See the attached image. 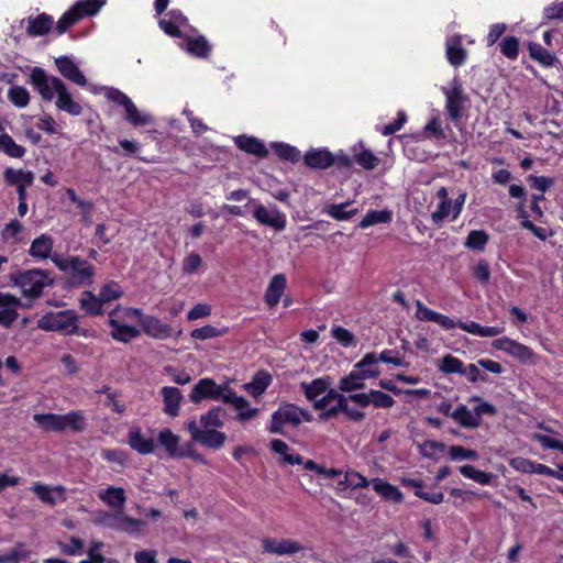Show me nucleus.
Here are the masks:
<instances>
[{
    "instance_id": "obj_1",
    "label": "nucleus",
    "mask_w": 563,
    "mask_h": 563,
    "mask_svg": "<svg viewBox=\"0 0 563 563\" xmlns=\"http://www.w3.org/2000/svg\"><path fill=\"white\" fill-rule=\"evenodd\" d=\"M30 84L45 101L56 97V107L71 115H80L82 107L73 99L71 93L62 79L48 76L41 67H34L30 74Z\"/></svg>"
},
{
    "instance_id": "obj_2",
    "label": "nucleus",
    "mask_w": 563,
    "mask_h": 563,
    "mask_svg": "<svg viewBox=\"0 0 563 563\" xmlns=\"http://www.w3.org/2000/svg\"><path fill=\"white\" fill-rule=\"evenodd\" d=\"M30 84L45 101L56 97V107L71 115H80L82 107L73 99L71 93L62 79L48 76L41 67H34L30 74Z\"/></svg>"
},
{
    "instance_id": "obj_3",
    "label": "nucleus",
    "mask_w": 563,
    "mask_h": 563,
    "mask_svg": "<svg viewBox=\"0 0 563 563\" xmlns=\"http://www.w3.org/2000/svg\"><path fill=\"white\" fill-rule=\"evenodd\" d=\"M305 467L308 470H317L319 474H322L325 478H329L333 487L339 490L371 487L376 493H397L389 484L383 479L374 478L371 482H367L364 476L354 471L343 473L334 468L323 470L316 465L312 461H307L305 463Z\"/></svg>"
},
{
    "instance_id": "obj_4",
    "label": "nucleus",
    "mask_w": 563,
    "mask_h": 563,
    "mask_svg": "<svg viewBox=\"0 0 563 563\" xmlns=\"http://www.w3.org/2000/svg\"><path fill=\"white\" fill-rule=\"evenodd\" d=\"M12 285L19 288L21 295L27 300L26 303L41 298L45 288L53 286L54 277L51 271L31 268L18 272L10 276Z\"/></svg>"
},
{
    "instance_id": "obj_5",
    "label": "nucleus",
    "mask_w": 563,
    "mask_h": 563,
    "mask_svg": "<svg viewBox=\"0 0 563 563\" xmlns=\"http://www.w3.org/2000/svg\"><path fill=\"white\" fill-rule=\"evenodd\" d=\"M142 316V309L118 305L108 314V324L111 329L110 336L121 343H130L139 338L141 334L140 329L131 323L134 320L139 321Z\"/></svg>"
},
{
    "instance_id": "obj_6",
    "label": "nucleus",
    "mask_w": 563,
    "mask_h": 563,
    "mask_svg": "<svg viewBox=\"0 0 563 563\" xmlns=\"http://www.w3.org/2000/svg\"><path fill=\"white\" fill-rule=\"evenodd\" d=\"M52 262L60 272L67 275L70 285L80 287L92 284L96 269L93 265L80 256L64 258L54 254Z\"/></svg>"
},
{
    "instance_id": "obj_7",
    "label": "nucleus",
    "mask_w": 563,
    "mask_h": 563,
    "mask_svg": "<svg viewBox=\"0 0 563 563\" xmlns=\"http://www.w3.org/2000/svg\"><path fill=\"white\" fill-rule=\"evenodd\" d=\"M104 3L106 0H80L76 2L57 21V33L62 35L65 32H67L73 25H75L78 21H80L82 18L88 15H95Z\"/></svg>"
},
{
    "instance_id": "obj_8",
    "label": "nucleus",
    "mask_w": 563,
    "mask_h": 563,
    "mask_svg": "<svg viewBox=\"0 0 563 563\" xmlns=\"http://www.w3.org/2000/svg\"><path fill=\"white\" fill-rule=\"evenodd\" d=\"M37 327L44 331L73 333L77 329V316L71 310L52 311L37 321Z\"/></svg>"
},
{
    "instance_id": "obj_9",
    "label": "nucleus",
    "mask_w": 563,
    "mask_h": 563,
    "mask_svg": "<svg viewBox=\"0 0 563 563\" xmlns=\"http://www.w3.org/2000/svg\"><path fill=\"white\" fill-rule=\"evenodd\" d=\"M442 92L445 97L448 115L454 123H457L463 115L466 102L461 81L454 78L448 87H442Z\"/></svg>"
},
{
    "instance_id": "obj_10",
    "label": "nucleus",
    "mask_w": 563,
    "mask_h": 563,
    "mask_svg": "<svg viewBox=\"0 0 563 563\" xmlns=\"http://www.w3.org/2000/svg\"><path fill=\"white\" fill-rule=\"evenodd\" d=\"M231 388L228 385H218L211 378H201L191 389L189 399L198 404L203 399L221 400L224 402Z\"/></svg>"
},
{
    "instance_id": "obj_11",
    "label": "nucleus",
    "mask_w": 563,
    "mask_h": 563,
    "mask_svg": "<svg viewBox=\"0 0 563 563\" xmlns=\"http://www.w3.org/2000/svg\"><path fill=\"white\" fill-rule=\"evenodd\" d=\"M302 419L310 420V416L292 404L282 405L272 416L271 432L280 433L285 424L298 426Z\"/></svg>"
},
{
    "instance_id": "obj_12",
    "label": "nucleus",
    "mask_w": 563,
    "mask_h": 563,
    "mask_svg": "<svg viewBox=\"0 0 563 563\" xmlns=\"http://www.w3.org/2000/svg\"><path fill=\"white\" fill-rule=\"evenodd\" d=\"M187 430L194 442L209 449H220L227 440L225 433L218 431L217 429H202L195 419L187 422Z\"/></svg>"
},
{
    "instance_id": "obj_13",
    "label": "nucleus",
    "mask_w": 563,
    "mask_h": 563,
    "mask_svg": "<svg viewBox=\"0 0 563 563\" xmlns=\"http://www.w3.org/2000/svg\"><path fill=\"white\" fill-rule=\"evenodd\" d=\"M159 27L169 36L183 38L188 36L189 32H195V27L188 22V19L179 10H170L158 22Z\"/></svg>"
},
{
    "instance_id": "obj_14",
    "label": "nucleus",
    "mask_w": 563,
    "mask_h": 563,
    "mask_svg": "<svg viewBox=\"0 0 563 563\" xmlns=\"http://www.w3.org/2000/svg\"><path fill=\"white\" fill-rule=\"evenodd\" d=\"M250 205L254 207L253 217L260 224L272 227L277 231H283L286 228V216L276 206L265 207L254 200H249L246 207Z\"/></svg>"
},
{
    "instance_id": "obj_15",
    "label": "nucleus",
    "mask_w": 563,
    "mask_h": 563,
    "mask_svg": "<svg viewBox=\"0 0 563 563\" xmlns=\"http://www.w3.org/2000/svg\"><path fill=\"white\" fill-rule=\"evenodd\" d=\"M492 345L494 349L506 352L521 363L533 364L536 361V354L529 346L507 336L494 340Z\"/></svg>"
},
{
    "instance_id": "obj_16",
    "label": "nucleus",
    "mask_w": 563,
    "mask_h": 563,
    "mask_svg": "<svg viewBox=\"0 0 563 563\" xmlns=\"http://www.w3.org/2000/svg\"><path fill=\"white\" fill-rule=\"evenodd\" d=\"M31 307V303H24L21 298L12 294L0 292V325L11 327L19 317L18 309Z\"/></svg>"
},
{
    "instance_id": "obj_17",
    "label": "nucleus",
    "mask_w": 563,
    "mask_h": 563,
    "mask_svg": "<svg viewBox=\"0 0 563 563\" xmlns=\"http://www.w3.org/2000/svg\"><path fill=\"white\" fill-rule=\"evenodd\" d=\"M263 552L276 555H292L303 550V547L291 539L264 538L262 540Z\"/></svg>"
},
{
    "instance_id": "obj_18",
    "label": "nucleus",
    "mask_w": 563,
    "mask_h": 563,
    "mask_svg": "<svg viewBox=\"0 0 563 563\" xmlns=\"http://www.w3.org/2000/svg\"><path fill=\"white\" fill-rule=\"evenodd\" d=\"M139 322L144 333L148 336L158 340H165L172 335V328L168 324L163 323L158 318L154 316H145L143 313V316L140 317Z\"/></svg>"
},
{
    "instance_id": "obj_19",
    "label": "nucleus",
    "mask_w": 563,
    "mask_h": 563,
    "mask_svg": "<svg viewBox=\"0 0 563 563\" xmlns=\"http://www.w3.org/2000/svg\"><path fill=\"white\" fill-rule=\"evenodd\" d=\"M225 404H231L238 411L236 419L241 422L252 420L258 412L257 408L251 407L250 402L241 396H238L233 389L227 394Z\"/></svg>"
},
{
    "instance_id": "obj_20",
    "label": "nucleus",
    "mask_w": 563,
    "mask_h": 563,
    "mask_svg": "<svg viewBox=\"0 0 563 563\" xmlns=\"http://www.w3.org/2000/svg\"><path fill=\"white\" fill-rule=\"evenodd\" d=\"M55 64L57 66L58 71L66 79L75 82L78 86L84 87L87 85L86 77L71 58L67 56H60L55 59Z\"/></svg>"
},
{
    "instance_id": "obj_21",
    "label": "nucleus",
    "mask_w": 563,
    "mask_h": 563,
    "mask_svg": "<svg viewBox=\"0 0 563 563\" xmlns=\"http://www.w3.org/2000/svg\"><path fill=\"white\" fill-rule=\"evenodd\" d=\"M161 395L164 402L163 411L169 417H177L179 415L180 404L184 399L179 388L165 386L161 389Z\"/></svg>"
},
{
    "instance_id": "obj_22",
    "label": "nucleus",
    "mask_w": 563,
    "mask_h": 563,
    "mask_svg": "<svg viewBox=\"0 0 563 563\" xmlns=\"http://www.w3.org/2000/svg\"><path fill=\"white\" fill-rule=\"evenodd\" d=\"M53 246V238L46 233H43L32 241L29 254L37 261H43L47 258L52 260V256H54V254H52Z\"/></svg>"
},
{
    "instance_id": "obj_23",
    "label": "nucleus",
    "mask_w": 563,
    "mask_h": 563,
    "mask_svg": "<svg viewBox=\"0 0 563 563\" xmlns=\"http://www.w3.org/2000/svg\"><path fill=\"white\" fill-rule=\"evenodd\" d=\"M181 47L189 54L197 57H206L210 52V46L205 36L197 35V31L189 32L188 36L183 37Z\"/></svg>"
},
{
    "instance_id": "obj_24",
    "label": "nucleus",
    "mask_w": 563,
    "mask_h": 563,
    "mask_svg": "<svg viewBox=\"0 0 563 563\" xmlns=\"http://www.w3.org/2000/svg\"><path fill=\"white\" fill-rule=\"evenodd\" d=\"M445 53L449 63L459 67L465 63L467 53L462 46V38L460 35H452L446 38Z\"/></svg>"
},
{
    "instance_id": "obj_25",
    "label": "nucleus",
    "mask_w": 563,
    "mask_h": 563,
    "mask_svg": "<svg viewBox=\"0 0 563 563\" xmlns=\"http://www.w3.org/2000/svg\"><path fill=\"white\" fill-rule=\"evenodd\" d=\"M54 20L46 13L27 19L26 34L31 37L44 36L52 30Z\"/></svg>"
},
{
    "instance_id": "obj_26",
    "label": "nucleus",
    "mask_w": 563,
    "mask_h": 563,
    "mask_svg": "<svg viewBox=\"0 0 563 563\" xmlns=\"http://www.w3.org/2000/svg\"><path fill=\"white\" fill-rule=\"evenodd\" d=\"M286 288V277L283 274H277L271 279L268 287L264 295V300L268 307H275Z\"/></svg>"
},
{
    "instance_id": "obj_27",
    "label": "nucleus",
    "mask_w": 563,
    "mask_h": 563,
    "mask_svg": "<svg viewBox=\"0 0 563 563\" xmlns=\"http://www.w3.org/2000/svg\"><path fill=\"white\" fill-rule=\"evenodd\" d=\"M331 386V379L329 376L316 378L310 383L302 382L300 389L303 391L306 398L309 401L316 402V400L323 395Z\"/></svg>"
},
{
    "instance_id": "obj_28",
    "label": "nucleus",
    "mask_w": 563,
    "mask_h": 563,
    "mask_svg": "<svg viewBox=\"0 0 563 563\" xmlns=\"http://www.w3.org/2000/svg\"><path fill=\"white\" fill-rule=\"evenodd\" d=\"M305 164L311 168L324 169L334 163V157L327 150H311L303 156Z\"/></svg>"
},
{
    "instance_id": "obj_29",
    "label": "nucleus",
    "mask_w": 563,
    "mask_h": 563,
    "mask_svg": "<svg viewBox=\"0 0 563 563\" xmlns=\"http://www.w3.org/2000/svg\"><path fill=\"white\" fill-rule=\"evenodd\" d=\"M130 446L141 454H150L154 451L155 443L152 438L142 434L140 428H132L128 435Z\"/></svg>"
},
{
    "instance_id": "obj_30",
    "label": "nucleus",
    "mask_w": 563,
    "mask_h": 563,
    "mask_svg": "<svg viewBox=\"0 0 563 563\" xmlns=\"http://www.w3.org/2000/svg\"><path fill=\"white\" fill-rule=\"evenodd\" d=\"M87 422L82 411L73 410L60 415V432L73 431L81 432L86 429Z\"/></svg>"
},
{
    "instance_id": "obj_31",
    "label": "nucleus",
    "mask_w": 563,
    "mask_h": 563,
    "mask_svg": "<svg viewBox=\"0 0 563 563\" xmlns=\"http://www.w3.org/2000/svg\"><path fill=\"white\" fill-rule=\"evenodd\" d=\"M235 144L240 150L257 157H265L268 154L265 145L253 136L239 135L235 137Z\"/></svg>"
},
{
    "instance_id": "obj_32",
    "label": "nucleus",
    "mask_w": 563,
    "mask_h": 563,
    "mask_svg": "<svg viewBox=\"0 0 563 563\" xmlns=\"http://www.w3.org/2000/svg\"><path fill=\"white\" fill-rule=\"evenodd\" d=\"M272 383V376L264 371L257 372L250 383L244 385V389L253 397H260L265 393Z\"/></svg>"
},
{
    "instance_id": "obj_33",
    "label": "nucleus",
    "mask_w": 563,
    "mask_h": 563,
    "mask_svg": "<svg viewBox=\"0 0 563 563\" xmlns=\"http://www.w3.org/2000/svg\"><path fill=\"white\" fill-rule=\"evenodd\" d=\"M452 419L465 429H476L481 426L474 411L465 405H460L454 409Z\"/></svg>"
},
{
    "instance_id": "obj_34",
    "label": "nucleus",
    "mask_w": 563,
    "mask_h": 563,
    "mask_svg": "<svg viewBox=\"0 0 563 563\" xmlns=\"http://www.w3.org/2000/svg\"><path fill=\"white\" fill-rule=\"evenodd\" d=\"M124 111L125 120L134 126H145L154 123L153 117L148 112L140 111L133 101L126 104Z\"/></svg>"
},
{
    "instance_id": "obj_35",
    "label": "nucleus",
    "mask_w": 563,
    "mask_h": 563,
    "mask_svg": "<svg viewBox=\"0 0 563 563\" xmlns=\"http://www.w3.org/2000/svg\"><path fill=\"white\" fill-rule=\"evenodd\" d=\"M378 358L375 353H367L361 361L355 364V368L360 371L364 379L375 378L379 376L380 372L377 367Z\"/></svg>"
},
{
    "instance_id": "obj_36",
    "label": "nucleus",
    "mask_w": 563,
    "mask_h": 563,
    "mask_svg": "<svg viewBox=\"0 0 563 563\" xmlns=\"http://www.w3.org/2000/svg\"><path fill=\"white\" fill-rule=\"evenodd\" d=\"M80 307L88 314L98 316L103 313V305L104 302L101 300L100 296H96L91 291H85L79 299Z\"/></svg>"
},
{
    "instance_id": "obj_37",
    "label": "nucleus",
    "mask_w": 563,
    "mask_h": 563,
    "mask_svg": "<svg viewBox=\"0 0 563 563\" xmlns=\"http://www.w3.org/2000/svg\"><path fill=\"white\" fill-rule=\"evenodd\" d=\"M36 424L46 432H60V415L36 413L33 416Z\"/></svg>"
},
{
    "instance_id": "obj_38",
    "label": "nucleus",
    "mask_w": 563,
    "mask_h": 563,
    "mask_svg": "<svg viewBox=\"0 0 563 563\" xmlns=\"http://www.w3.org/2000/svg\"><path fill=\"white\" fill-rule=\"evenodd\" d=\"M222 417V408L214 407L200 417L198 424L202 429H218L223 426Z\"/></svg>"
},
{
    "instance_id": "obj_39",
    "label": "nucleus",
    "mask_w": 563,
    "mask_h": 563,
    "mask_svg": "<svg viewBox=\"0 0 563 563\" xmlns=\"http://www.w3.org/2000/svg\"><path fill=\"white\" fill-rule=\"evenodd\" d=\"M530 57L539 62L542 66L550 67L554 65L556 57L538 43H529Z\"/></svg>"
},
{
    "instance_id": "obj_40",
    "label": "nucleus",
    "mask_w": 563,
    "mask_h": 563,
    "mask_svg": "<svg viewBox=\"0 0 563 563\" xmlns=\"http://www.w3.org/2000/svg\"><path fill=\"white\" fill-rule=\"evenodd\" d=\"M364 376L357 371L354 369L346 376L342 377L339 382V389L341 391H352L355 389L364 388Z\"/></svg>"
},
{
    "instance_id": "obj_41",
    "label": "nucleus",
    "mask_w": 563,
    "mask_h": 563,
    "mask_svg": "<svg viewBox=\"0 0 563 563\" xmlns=\"http://www.w3.org/2000/svg\"><path fill=\"white\" fill-rule=\"evenodd\" d=\"M0 151L14 158H21L25 154V148L7 133L0 134Z\"/></svg>"
},
{
    "instance_id": "obj_42",
    "label": "nucleus",
    "mask_w": 563,
    "mask_h": 563,
    "mask_svg": "<svg viewBox=\"0 0 563 563\" xmlns=\"http://www.w3.org/2000/svg\"><path fill=\"white\" fill-rule=\"evenodd\" d=\"M391 220V212L388 210H371L360 222V228L366 229L378 223H388Z\"/></svg>"
},
{
    "instance_id": "obj_43",
    "label": "nucleus",
    "mask_w": 563,
    "mask_h": 563,
    "mask_svg": "<svg viewBox=\"0 0 563 563\" xmlns=\"http://www.w3.org/2000/svg\"><path fill=\"white\" fill-rule=\"evenodd\" d=\"M418 446L420 453L429 459H439L448 450L444 443L434 440H426Z\"/></svg>"
},
{
    "instance_id": "obj_44",
    "label": "nucleus",
    "mask_w": 563,
    "mask_h": 563,
    "mask_svg": "<svg viewBox=\"0 0 563 563\" xmlns=\"http://www.w3.org/2000/svg\"><path fill=\"white\" fill-rule=\"evenodd\" d=\"M439 369L445 374L462 375L465 372V365L460 358L454 357L451 354H448L441 358Z\"/></svg>"
},
{
    "instance_id": "obj_45",
    "label": "nucleus",
    "mask_w": 563,
    "mask_h": 563,
    "mask_svg": "<svg viewBox=\"0 0 563 563\" xmlns=\"http://www.w3.org/2000/svg\"><path fill=\"white\" fill-rule=\"evenodd\" d=\"M8 99L18 108H25L30 103V92L23 86H12L8 90Z\"/></svg>"
},
{
    "instance_id": "obj_46",
    "label": "nucleus",
    "mask_w": 563,
    "mask_h": 563,
    "mask_svg": "<svg viewBox=\"0 0 563 563\" xmlns=\"http://www.w3.org/2000/svg\"><path fill=\"white\" fill-rule=\"evenodd\" d=\"M158 443L166 449L169 455L178 453L179 438L169 429H163L158 434Z\"/></svg>"
},
{
    "instance_id": "obj_47",
    "label": "nucleus",
    "mask_w": 563,
    "mask_h": 563,
    "mask_svg": "<svg viewBox=\"0 0 563 563\" xmlns=\"http://www.w3.org/2000/svg\"><path fill=\"white\" fill-rule=\"evenodd\" d=\"M99 296L107 303L117 300L123 296L122 287L114 280H110L101 286Z\"/></svg>"
},
{
    "instance_id": "obj_48",
    "label": "nucleus",
    "mask_w": 563,
    "mask_h": 563,
    "mask_svg": "<svg viewBox=\"0 0 563 563\" xmlns=\"http://www.w3.org/2000/svg\"><path fill=\"white\" fill-rule=\"evenodd\" d=\"M488 242V235L483 230H473L465 240V247L475 251H483Z\"/></svg>"
},
{
    "instance_id": "obj_49",
    "label": "nucleus",
    "mask_w": 563,
    "mask_h": 563,
    "mask_svg": "<svg viewBox=\"0 0 563 563\" xmlns=\"http://www.w3.org/2000/svg\"><path fill=\"white\" fill-rule=\"evenodd\" d=\"M272 147L276 155L282 159L296 163L301 157L300 151L291 145L285 143H274Z\"/></svg>"
},
{
    "instance_id": "obj_50",
    "label": "nucleus",
    "mask_w": 563,
    "mask_h": 563,
    "mask_svg": "<svg viewBox=\"0 0 563 563\" xmlns=\"http://www.w3.org/2000/svg\"><path fill=\"white\" fill-rule=\"evenodd\" d=\"M227 331H228L227 328L219 329L213 325L207 324L205 327L194 329L190 332V336L194 339H197V340L205 341V340L221 336V335L225 334Z\"/></svg>"
},
{
    "instance_id": "obj_51",
    "label": "nucleus",
    "mask_w": 563,
    "mask_h": 563,
    "mask_svg": "<svg viewBox=\"0 0 563 563\" xmlns=\"http://www.w3.org/2000/svg\"><path fill=\"white\" fill-rule=\"evenodd\" d=\"M349 206V202L339 203V205H329L325 207L324 212L329 214L331 218L343 221L349 220L354 217L357 212L356 209L346 211L345 208Z\"/></svg>"
},
{
    "instance_id": "obj_52",
    "label": "nucleus",
    "mask_w": 563,
    "mask_h": 563,
    "mask_svg": "<svg viewBox=\"0 0 563 563\" xmlns=\"http://www.w3.org/2000/svg\"><path fill=\"white\" fill-rule=\"evenodd\" d=\"M460 472L464 477L471 478L474 482H477V483L484 484V485L488 484L492 481V478L494 477L490 473L482 472L472 465L461 466Z\"/></svg>"
},
{
    "instance_id": "obj_53",
    "label": "nucleus",
    "mask_w": 563,
    "mask_h": 563,
    "mask_svg": "<svg viewBox=\"0 0 563 563\" xmlns=\"http://www.w3.org/2000/svg\"><path fill=\"white\" fill-rule=\"evenodd\" d=\"M448 454L452 461L477 460L478 453L474 450L465 449L460 445H452L448 449Z\"/></svg>"
},
{
    "instance_id": "obj_54",
    "label": "nucleus",
    "mask_w": 563,
    "mask_h": 563,
    "mask_svg": "<svg viewBox=\"0 0 563 563\" xmlns=\"http://www.w3.org/2000/svg\"><path fill=\"white\" fill-rule=\"evenodd\" d=\"M324 394L325 395L321 398H318L313 405V407L318 410H327L332 402L343 401V395L335 389H328Z\"/></svg>"
},
{
    "instance_id": "obj_55",
    "label": "nucleus",
    "mask_w": 563,
    "mask_h": 563,
    "mask_svg": "<svg viewBox=\"0 0 563 563\" xmlns=\"http://www.w3.org/2000/svg\"><path fill=\"white\" fill-rule=\"evenodd\" d=\"M272 450L284 456V460L289 464H300L301 457L299 455H289V446L287 443L279 439H275L272 441Z\"/></svg>"
},
{
    "instance_id": "obj_56",
    "label": "nucleus",
    "mask_w": 563,
    "mask_h": 563,
    "mask_svg": "<svg viewBox=\"0 0 563 563\" xmlns=\"http://www.w3.org/2000/svg\"><path fill=\"white\" fill-rule=\"evenodd\" d=\"M500 52L510 59H516L519 54V41L515 36L505 37L500 43Z\"/></svg>"
},
{
    "instance_id": "obj_57",
    "label": "nucleus",
    "mask_w": 563,
    "mask_h": 563,
    "mask_svg": "<svg viewBox=\"0 0 563 563\" xmlns=\"http://www.w3.org/2000/svg\"><path fill=\"white\" fill-rule=\"evenodd\" d=\"M450 216L453 218V202L449 199L440 201L437 210L432 213L431 218L435 224H439Z\"/></svg>"
},
{
    "instance_id": "obj_58",
    "label": "nucleus",
    "mask_w": 563,
    "mask_h": 563,
    "mask_svg": "<svg viewBox=\"0 0 563 563\" xmlns=\"http://www.w3.org/2000/svg\"><path fill=\"white\" fill-rule=\"evenodd\" d=\"M355 162L364 169L372 170L377 167L379 159L371 151L363 150L354 156Z\"/></svg>"
},
{
    "instance_id": "obj_59",
    "label": "nucleus",
    "mask_w": 563,
    "mask_h": 563,
    "mask_svg": "<svg viewBox=\"0 0 563 563\" xmlns=\"http://www.w3.org/2000/svg\"><path fill=\"white\" fill-rule=\"evenodd\" d=\"M202 265V258L198 253H190L183 261V272L186 275H192L198 272L200 266Z\"/></svg>"
},
{
    "instance_id": "obj_60",
    "label": "nucleus",
    "mask_w": 563,
    "mask_h": 563,
    "mask_svg": "<svg viewBox=\"0 0 563 563\" xmlns=\"http://www.w3.org/2000/svg\"><path fill=\"white\" fill-rule=\"evenodd\" d=\"M59 549L65 555H80L84 550V541L78 537H70L68 543H59Z\"/></svg>"
},
{
    "instance_id": "obj_61",
    "label": "nucleus",
    "mask_w": 563,
    "mask_h": 563,
    "mask_svg": "<svg viewBox=\"0 0 563 563\" xmlns=\"http://www.w3.org/2000/svg\"><path fill=\"white\" fill-rule=\"evenodd\" d=\"M416 318L420 321L437 322L439 312L426 307L420 300L416 302Z\"/></svg>"
},
{
    "instance_id": "obj_62",
    "label": "nucleus",
    "mask_w": 563,
    "mask_h": 563,
    "mask_svg": "<svg viewBox=\"0 0 563 563\" xmlns=\"http://www.w3.org/2000/svg\"><path fill=\"white\" fill-rule=\"evenodd\" d=\"M371 404L378 408H390L395 404V400L388 394L379 390H371Z\"/></svg>"
},
{
    "instance_id": "obj_63",
    "label": "nucleus",
    "mask_w": 563,
    "mask_h": 563,
    "mask_svg": "<svg viewBox=\"0 0 563 563\" xmlns=\"http://www.w3.org/2000/svg\"><path fill=\"white\" fill-rule=\"evenodd\" d=\"M528 181L532 188L541 194H544L553 185V179L544 176L530 175L528 176Z\"/></svg>"
},
{
    "instance_id": "obj_64",
    "label": "nucleus",
    "mask_w": 563,
    "mask_h": 563,
    "mask_svg": "<svg viewBox=\"0 0 563 563\" xmlns=\"http://www.w3.org/2000/svg\"><path fill=\"white\" fill-rule=\"evenodd\" d=\"M22 224L18 220H12L1 231V235L5 241L18 240V235L22 231Z\"/></svg>"
}]
</instances>
